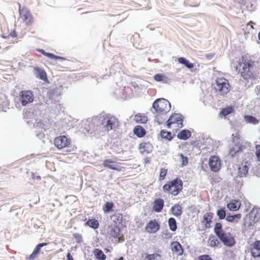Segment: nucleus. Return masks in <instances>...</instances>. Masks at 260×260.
Instances as JSON below:
<instances>
[{
  "label": "nucleus",
  "mask_w": 260,
  "mask_h": 260,
  "mask_svg": "<svg viewBox=\"0 0 260 260\" xmlns=\"http://www.w3.org/2000/svg\"><path fill=\"white\" fill-rule=\"evenodd\" d=\"M248 167L247 165H245L240 167L239 168V174L240 177H243L245 176L248 173Z\"/></svg>",
  "instance_id": "obj_37"
},
{
  "label": "nucleus",
  "mask_w": 260,
  "mask_h": 260,
  "mask_svg": "<svg viewBox=\"0 0 260 260\" xmlns=\"http://www.w3.org/2000/svg\"><path fill=\"white\" fill-rule=\"evenodd\" d=\"M167 169L164 168L160 169L159 176V180L160 181L163 180L165 179V177L167 174Z\"/></svg>",
  "instance_id": "obj_40"
},
{
  "label": "nucleus",
  "mask_w": 260,
  "mask_h": 260,
  "mask_svg": "<svg viewBox=\"0 0 260 260\" xmlns=\"http://www.w3.org/2000/svg\"><path fill=\"white\" fill-rule=\"evenodd\" d=\"M250 252L254 257H260V240L256 241L250 245Z\"/></svg>",
  "instance_id": "obj_13"
},
{
  "label": "nucleus",
  "mask_w": 260,
  "mask_h": 260,
  "mask_svg": "<svg viewBox=\"0 0 260 260\" xmlns=\"http://www.w3.org/2000/svg\"><path fill=\"white\" fill-rule=\"evenodd\" d=\"M209 165L211 170L213 172H216L221 168V160L218 156L213 155L209 158Z\"/></svg>",
  "instance_id": "obj_11"
},
{
  "label": "nucleus",
  "mask_w": 260,
  "mask_h": 260,
  "mask_svg": "<svg viewBox=\"0 0 260 260\" xmlns=\"http://www.w3.org/2000/svg\"><path fill=\"white\" fill-rule=\"evenodd\" d=\"M217 215L220 219H223L225 217L226 213L224 209H220L217 211Z\"/></svg>",
  "instance_id": "obj_42"
},
{
  "label": "nucleus",
  "mask_w": 260,
  "mask_h": 260,
  "mask_svg": "<svg viewBox=\"0 0 260 260\" xmlns=\"http://www.w3.org/2000/svg\"><path fill=\"white\" fill-rule=\"evenodd\" d=\"M213 213L211 212H207L204 215L201 223L206 229H209L211 227V223H212V219L213 218Z\"/></svg>",
  "instance_id": "obj_16"
},
{
  "label": "nucleus",
  "mask_w": 260,
  "mask_h": 260,
  "mask_svg": "<svg viewBox=\"0 0 260 260\" xmlns=\"http://www.w3.org/2000/svg\"><path fill=\"white\" fill-rule=\"evenodd\" d=\"M54 146L58 150H65L66 152H70L72 151V140L64 135L59 136L54 139Z\"/></svg>",
  "instance_id": "obj_6"
},
{
  "label": "nucleus",
  "mask_w": 260,
  "mask_h": 260,
  "mask_svg": "<svg viewBox=\"0 0 260 260\" xmlns=\"http://www.w3.org/2000/svg\"><path fill=\"white\" fill-rule=\"evenodd\" d=\"M178 62L180 64L184 65L188 69H192L194 67V64L192 63L189 62V61L184 57H179L178 59Z\"/></svg>",
  "instance_id": "obj_27"
},
{
  "label": "nucleus",
  "mask_w": 260,
  "mask_h": 260,
  "mask_svg": "<svg viewBox=\"0 0 260 260\" xmlns=\"http://www.w3.org/2000/svg\"><path fill=\"white\" fill-rule=\"evenodd\" d=\"M259 93H260V86H259Z\"/></svg>",
  "instance_id": "obj_57"
},
{
  "label": "nucleus",
  "mask_w": 260,
  "mask_h": 260,
  "mask_svg": "<svg viewBox=\"0 0 260 260\" xmlns=\"http://www.w3.org/2000/svg\"><path fill=\"white\" fill-rule=\"evenodd\" d=\"M85 224V225L89 226L93 229H97L99 227V221L94 218L89 219Z\"/></svg>",
  "instance_id": "obj_25"
},
{
  "label": "nucleus",
  "mask_w": 260,
  "mask_h": 260,
  "mask_svg": "<svg viewBox=\"0 0 260 260\" xmlns=\"http://www.w3.org/2000/svg\"><path fill=\"white\" fill-rule=\"evenodd\" d=\"M119 124L118 119L116 117L107 114L103 117L101 124L97 126L96 130L99 133H108L110 131L117 128Z\"/></svg>",
  "instance_id": "obj_3"
},
{
  "label": "nucleus",
  "mask_w": 260,
  "mask_h": 260,
  "mask_svg": "<svg viewBox=\"0 0 260 260\" xmlns=\"http://www.w3.org/2000/svg\"><path fill=\"white\" fill-rule=\"evenodd\" d=\"M241 205V202L239 200H232L227 204V208L231 211H237Z\"/></svg>",
  "instance_id": "obj_21"
},
{
  "label": "nucleus",
  "mask_w": 260,
  "mask_h": 260,
  "mask_svg": "<svg viewBox=\"0 0 260 260\" xmlns=\"http://www.w3.org/2000/svg\"><path fill=\"white\" fill-rule=\"evenodd\" d=\"M38 256V254L35 253V252H32L31 254L27 257V260H34L36 258H37Z\"/></svg>",
  "instance_id": "obj_49"
},
{
  "label": "nucleus",
  "mask_w": 260,
  "mask_h": 260,
  "mask_svg": "<svg viewBox=\"0 0 260 260\" xmlns=\"http://www.w3.org/2000/svg\"><path fill=\"white\" fill-rule=\"evenodd\" d=\"M171 247L173 252L176 253L178 256H181L183 254V249L179 242L177 241L171 242Z\"/></svg>",
  "instance_id": "obj_18"
},
{
  "label": "nucleus",
  "mask_w": 260,
  "mask_h": 260,
  "mask_svg": "<svg viewBox=\"0 0 260 260\" xmlns=\"http://www.w3.org/2000/svg\"><path fill=\"white\" fill-rule=\"evenodd\" d=\"M244 119L247 123L255 124L258 123V120L254 117L251 115H246L244 116Z\"/></svg>",
  "instance_id": "obj_35"
},
{
  "label": "nucleus",
  "mask_w": 260,
  "mask_h": 260,
  "mask_svg": "<svg viewBox=\"0 0 260 260\" xmlns=\"http://www.w3.org/2000/svg\"><path fill=\"white\" fill-rule=\"evenodd\" d=\"M258 39L260 40V31L259 32V33L258 34Z\"/></svg>",
  "instance_id": "obj_54"
},
{
  "label": "nucleus",
  "mask_w": 260,
  "mask_h": 260,
  "mask_svg": "<svg viewBox=\"0 0 260 260\" xmlns=\"http://www.w3.org/2000/svg\"><path fill=\"white\" fill-rule=\"evenodd\" d=\"M109 234L112 237L115 239L118 242L124 240L123 235L121 232L119 226L117 225H111Z\"/></svg>",
  "instance_id": "obj_10"
},
{
  "label": "nucleus",
  "mask_w": 260,
  "mask_h": 260,
  "mask_svg": "<svg viewBox=\"0 0 260 260\" xmlns=\"http://www.w3.org/2000/svg\"><path fill=\"white\" fill-rule=\"evenodd\" d=\"M253 24H255V23L252 21H250L247 24V27H250V29H253L254 28L253 27Z\"/></svg>",
  "instance_id": "obj_51"
},
{
  "label": "nucleus",
  "mask_w": 260,
  "mask_h": 260,
  "mask_svg": "<svg viewBox=\"0 0 260 260\" xmlns=\"http://www.w3.org/2000/svg\"><path fill=\"white\" fill-rule=\"evenodd\" d=\"M118 260H124L123 257L122 256L120 257Z\"/></svg>",
  "instance_id": "obj_53"
},
{
  "label": "nucleus",
  "mask_w": 260,
  "mask_h": 260,
  "mask_svg": "<svg viewBox=\"0 0 260 260\" xmlns=\"http://www.w3.org/2000/svg\"><path fill=\"white\" fill-rule=\"evenodd\" d=\"M34 95L30 90H22L19 93V101L23 106L33 102Z\"/></svg>",
  "instance_id": "obj_7"
},
{
  "label": "nucleus",
  "mask_w": 260,
  "mask_h": 260,
  "mask_svg": "<svg viewBox=\"0 0 260 260\" xmlns=\"http://www.w3.org/2000/svg\"><path fill=\"white\" fill-rule=\"evenodd\" d=\"M39 77H40V79H41L43 80L47 79L46 73H45V72L44 71L40 70L39 72Z\"/></svg>",
  "instance_id": "obj_47"
},
{
  "label": "nucleus",
  "mask_w": 260,
  "mask_h": 260,
  "mask_svg": "<svg viewBox=\"0 0 260 260\" xmlns=\"http://www.w3.org/2000/svg\"><path fill=\"white\" fill-rule=\"evenodd\" d=\"M219 242L217 238L214 236H210L208 240V244L211 247L217 246Z\"/></svg>",
  "instance_id": "obj_33"
},
{
  "label": "nucleus",
  "mask_w": 260,
  "mask_h": 260,
  "mask_svg": "<svg viewBox=\"0 0 260 260\" xmlns=\"http://www.w3.org/2000/svg\"><path fill=\"white\" fill-rule=\"evenodd\" d=\"M235 69L243 80L248 82L255 80L257 76L256 67L252 59L242 57L238 61Z\"/></svg>",
  "instance_id": "obj_1"
},
{
  "label": "nucleus",
  "mask_w": 260,
  "mask_h": 260,
  "mask_svg": "<svg viewBox=\"0 0 260 260\" xmlns=\"http://www.w3.org/2000/svg\"><path fill=\"white\" fill-rule=\"evenodd\" d=\"M233 111V108L232 107H230L227 108L222 109L220 112V114L224 116H226L232 113Z\"/></svg>",
  "instance_id": "obj_41"
},
{
  "label": "nucleus",
  "mask_w": 260,
  "mask_h": 260,
  "mask_svg": "<svg viewBox=\"0 0 260 260\" xmlns=\"http://www.w3.org/2000/svg\"><path fill=\"white\" fill-rule=\"evenodd\" d=\"M157 257H161L160 254L158 253L153 254H146L143 259V260H154L157 258Z\"/></svg>",
  "instance_id": "obj_38"
},
{
  "label": "nucleus",
  "mask_w": 260,
  "mask_h": 260,
  "mask_svg": "<svg viewBox=\"0 0 260 260\" xmlns=\"http://www.w3.org/2000/svg\"><path fill=\"white\" fill-rule=\"evenodd\" d=\"M191 136V133L189 130L184 129L181 131L177 135V137L179 139L182 140H186L189 138Z\"/></svg>",
  "instance_id": "obj_26"
},
{
  "label": "nucleus",
  "mask_w": 260,
  "mask_h": 260,
  "mask_svg": "<svg viewBox=\"0 0 260 260\" xmlns=\"http://www.w3.org/2000/svg\"><path fill=\"white\" fill-rule=\"evenodd\" d=\"M171 211L173 214L176 216H180L182 213L181 207L178 204H176L172 207Z\"/></svg>",
  "instance_id": "obj_30"
},
{
  "label": "nucleus",
  "mask_w": 260,
  "mask_h": 260,
  "mask_svg": "<svg viewBox=\"0 0 260 260\" xmlns=\"http://www.w3.org/2000/svg\"><path fill=\"white\" fill-rule=\"evenodd\" d=\"M219 238L227 246L231 247L235 244V239L230 233L222 234Z\"/></svg>",
  "instance_id": "obj_12"
},
{
  "label": "nucleus",
  "mask_w": 260,
  "mask_h": 260,
  "mask_svg": "<svg viewBox=\"0 0 260 260\" xmlns=\"http://www.w3.org/2000/svg\"><path fill=\"white\" fill-rule=\"evenodd\" d=\"M67 259L68 260H74L73 256L71 255V253H68L67 254Z\"/></svg>",
  "instance_id": "obj_52"
},
{
  "label": "nucleus",
  "mask_w": 260,
  "mask_h": 260,
  "mask_svg": "<svg viewBox=\"0 0 260 260\" xmlns=\"http://www.w3.org/2000/svg\"><path fill=\"white\" fill-rule=\"evenodd\" d=\"M47 245V243H40V244H38L35 247V249H34L33 252L37 254H39L40 252L41 248L42 247L46 246Z\"/></svg>",
  "instance_id": "obj_43"
},
{
  "label": "nucleus",
  "mask_w": 260,
  "mask_h": 260,
  "mask_svg": "<svg viewBox=\"0 0 260 260\" xmlns=\"http://www.w3.org/2000/svg\"><path fill=\"white\" fill-rule=\"evenodd\" d=\"M20 18L26 25H30L34 21V19L30 12L26 8L19 9Z\"/></svg>",
  "instance_id": "obj_8"
},
{
  "label": "nucleus",
  "mask_w": 260,
  "mask_h": 260,
  "mask_svg": "<svg viewBox=\"0 0 260 260\" xmlns=\"http://www.w3.org/2000/svg\"><path fill=\"white\" fill-rule=\"evenodd\" d=\"M168 223L170 230L172 231H175L177 228L176 220L173 217L170 218Z\"/></svg>",
  "instance_id": "obj_34"
},
{
  "label": "nucleus",
  "mask_w": 260,
  "mask_h": 260,
  "mask_svg": "<svg viewBox=\"0 0 260 260\" xmlns=\"http://www.w3.org/2000/svg\"><path fill=\"white\" fill-rule=\"evenodd\" d=\"M73 237L75 239L77 243H80L82 241V236L81 234L79 233H75L73 234Z\"/></svg>",
  "instance_id": "obj_45"
},
{
  "label": "nucleus",
  "mask_w": 260,
  "mask_h": 260,
  "mask_svg": "<svg viewBox=\"0 0 260 260\" xmlns=\"http://www.w3.org/2000/svg\"><path fill=\"white\" fill-rule=\"evenodd\" d=\"M93 253L98 260H105L106 259V255L99 249H95Z\"/></svg>",
  "instance_id": "obj_32"
},
{
  "label": "nucleus",
  "mask_w": 260,
  "mask_h": 260,
  "mask_svg": "<svg viewBox=\"0 0 260 260\" xmlns=\"http://www.w3.org/2000/svg\"><path fill=\"white\" fill-rule=\"evenodd\" d=\"M134 120L137 123L144 124L148 121V118L145 114L139 113L135 115Z\"/></svg>",
  "instance_id": "obj_22"
},
{
  "label": "nucleus",
  "mask_w": 260,
  "mask_h": 260,
  "mask_svg": "<svg viewBox=\"0 0 260 260\" xmlns=\"http://www.w3.org/2000/svg\"><path fill=\"white\" fill-rule=\"evenodd\" d=\"M165 193H168L174 196L178 195L183 189V182L179 178L168 181L162 187Z\"/></svg>",
  "instance_id": "obj_4"
},
{
  "label": "nucleus",
  "mask_w": 260,
  "mask_h": 260,
  "mask_svg": "<svg viewBox=\"0 0 260 260\" xmlns=\"http://www.w3.org/2000/svg\"><path fill=\"white\" fill-rule=\"evenodd\" d=\"M241 218V214H237L234 215H228L225 218L229 222L237 223Z\"/></svg>",
  "instance_id": "obj_31"
},
{
  "label": "nucleus",
  "mask_w": 260,
  "mask_h": 260,
  "mask_svg": "<svg viewBox=\"0 0 260 260\" xmlns=\"http://www.w3.org/2000/svg\"><path fill=\"white\" fill-rule=\"evenodd\" d=\"M213 87L215 92L220 95L226 94L231 88L229 80L224 77H217L213 84Z\"/></svg>",
  "instance_id": "obj_5"
},
{
  "label": "nucleus",
  "mask_w": 260,
  "mask_h": 260,
  "mask_svg": "<svg viewBox=\"0 0 260 260\" xmlns=\"http://www.w3.org/2000/svg\"><path fill=\"white\" fill-rule=\"evenodd\" d=\"M103 165L104 167L118 171L121 170L120 168L118 167V163L111 159H107L103 161Z\"/></svg>",
  "instance_id": "obj_14"
},
{
  "label": "nucleus",
  "mask_w": 260,
  "mask_h": 260,
  "mask_svg": "<svg viewBox=\"0 0 260 260\" xmlns=\"http://www.w3.org/2000/svg\"><path fill=\"white\" fill-rule=\"evenodd\" d=\"M114 204L112 202H107L103 206V210L105 213L109 212L112 210Z\"/></svg>",
  "instance_id": "obj_36"
},
{
  "label": "nucleus",
  "mask_w": 260,
  "mask_h": 260,
  "mask_svg": "<svg viewBox=\"0 0 260 260\" xmlns=\"http://www.w3.org/2000/svg\"><path fill=\"white\" fill-rule=\"evenodd\" d=\"M183 119L182 116L178 113H174L171 115L169 119L166 123V125L168 128H171L172 124H176L178 127H182Z\"/></svg>",
  "instance_id": "obj_9"
},
{
  "label": "nucleus",
  "mask_w": 260,
  "mask_h": 260,
  "mask_svg": "<svg viewBox=\"0 0 260 260\" xmlns=\"http://www.w3.org/2000/svg\"><path fill=\"white\" fill-rule=\"evenodd\" d=\"M38 256V254L35 253V252H32L31 254L27 257V260H34L36 258H37Z\"/></svg>",
  "instance_id": "obj_50"
},
{
  "label": "nucleus",
  "mask_w": 260,
  "mask_h": 260,
  "mask_svg": "<svg viewBox=\"0 0 260 260\" xmlns=\"http://www.w3.org/2000/svg\"><path fill=\"white\" fill-rule=\"evenodd\" d=\"M197 260H213L212 257L208 254H204L198 256Z\"/></svg>",
  "instance_id": "obj_46"
},
{
  "label": "nucleus",
  "mask_w": 260,
  "mask_h": 260,
  "mask_svg": "<svg viewBox=\"0 0 260 260\" xmlns=\"http://www.w3.org/2000/svg\"><path fill=\"white\" fill-rule=\"evenodd\" d=\"M139 149L141 153L148 154L153 150V146L149 142H142L139 144Z\"/></svg>",
  "instance_id": "obj_17"
},
{
  "label": "nucleus",
  "mask_w": 260,
  "mask_h": 260,
  "mask_svg": "<svg viewBox=\"0 0 260 260\" xmlns=\"http://www.w3.org/2000/svg\"><path fill=\"white\" fill-rule=\"evenodd\" d=\"M12 36H13V37H16V35H13Z\"/></svg>",
  "instance_id": "obj_56"
},
{
  "label": "nucleus",
  "mask_w": 260,
  "mask_h": 260,
  "mask_svg": "<svg viewBox=\"0 0 260 260\" xmlns=\"http://www.w3.org/2000/svg\"><path fill=\"white\" fill-rule=\"evenodd\" d=\"M214 232L219 238L222 234L225 232L222 230V225L221 223L218 222L215 224L214 228Z\"/></svg>",
  "instance_id": "obj_29"
},
{
  "label": "nucleus",
  "mask_w": 260,
  "mask_h": 260,
  "mask_svg": "<svg viewBox=\"0 0 260 260\" xmlns=\"http://www.w3.org/2000/svg\"><path fill=\"white\" fill-rule=\"evenodd\" d=\"M243 149V146L239 143H235L233 145L230 146L229 149V155L231 157H234L236 155L241 152Z\"/></svg>",
  "instance_id": "obj_19"
},
{
  "label": "nucleus",
  "mask_w": 260,
  "mask_h": 260,
  "mask_svg": "<svg viewBox=\"0 0 260 260\" xmlns=\"http://www.w3.org/2000/svg\"><path fill=\"white\" fill-rule=\"evenodd\" d=\"M134 133L138 137L142 138L146 135V132L142 126L137 125L134 128Z\"/></svg>",
  "instance_id": "obj_23"
},
{
  "label": "nucleus",
  "mask_w": 260,
  "mask_h": 260,
  "mask_svg": "<svg viewBox=\"0 0 260 260\" xmlns=\"http://www.w3.org/2000/svg\"><path fill=\"white\" fill-rule=\"evenodd\" d=\"M152 107L155 111L154 121L158 124L164 123L168 117L167 114L171 110L169 101L164 98L156 99L153 102Z\"/></svg>",
  "instance_id": "obj_2"
},
{
  "label": "nucleus",
  "mask_w": 260,
  "mask_h": 260,
  "mask_svg": "<svg viewBox=\"0 0 260 260\" xmlns=\"http://www.w3.org/2000/svg\"><path fill=\"white\" fill-rule=\"evenodd\" d=\"M153 210L156 212H160L164 206V201L162 199H155L153 202Z\"/></svg>",
  "instance_id": "obj_20"
},
{
  "label": "nucleus",
  "mask_w": 260,
  "mask_h": 260,
  "mask_svg": "<svg viewBox=\"0 0 260 260\" xmlns=\"http://www.w3.org/2000/svg\"><path fill=\"white\" fill-rule=\"evenodd\" d=\"M38 51L40 52V53H42L45 56H47L51 59H61V60H65L66 59V58L63 57L56 56V55H55L51 53L46 52L43 49H39V50H38Z\"/></svg>",
  "instance_id": "obj_28"
},
{
  "label": "nucleus",
  "mask_w": 260,
  "mask_h": 260,
  "mask_svg": "<svg viewBox=\"0 0 260 260\" xmlns=\"http://www.w3.org/2000/svg\"><path fill=\"white\" fill-rule=\"evenodd\" d=\"M179 156L181 159V165L182 166H186L188 164V158L186 156H184L182 154H180Z\"/></svg>",
  "instance_id": "obj_44"
},
{
  "label": "nucleus",
  "mask_w": 260,
  "mask_h": 260,
  "mask_svg": "<svg viewBox=\"0 0 260 260\" xmlns=\"http://www.w3.org/2000/svg\"><path fill=\"white\" fill-rule=\"evenodd\" d=\"M160 135L162 138H166L168 140H171L172 139L171 133L165 130L161 131Z\"/></svg>",
  "instance_id": "obj_39"
},
{
  "label": "nucleus",
  "mask_w": 260,
  "mask_h": 260,
  "mask_svg": "<svg viewBox=\"0 0 260 260\" xmlns=\"http://www.w3.org/2000/svg\"><path fill=\"white\" fill-rule=\"evenodd\" d=\"M159 229V224L155 220H150L146 225L145 230L149 233H155Z\"/></svg>",
  "instance_id": "obj_15"
},
{
  "label": "nucleus",
  "mask_w": 260,
  "mask_h": 260,
  "mask_svg": "<svg viewBox=\"0 0 260 260\" xmlns=\"http://www.w3.org/2000/svg\"><path fill=\"white\" fill-rule=\"evenodd\" d=\"M154 79L157 82H162L164 83H168L170 79L166 75L161 74H157L154 76Z\"/></svg>",
  "instance_id": "obj_24"
},
{
  "label": "nucleus",
  "mask_w": 260,
  "mask_h": 260,
  "mask_svg": "<svg viewBox=\"0 0 260 260\" xmlns=\"http://www.w3.org/2000/svg\"><path fill=\"white\" fill-rule=\"evenodd\" d=\"M112 217H117V215L116 214L115 215H113Z\"/></svg>",
  "instance_id": "obj_55"
},
{
  "label": "nucleus",
  "mask_w": 260,
  "mask_h": 260,
  "mask_svg": "<svg viewBox=\"0 0 260 260\" xmlns=\"http://www.w3.org/2000/svg\"><path fill=\"white\" fill-rule=\"evenodd\" d=\"M256 148V156L259 161H260V145H257L255 146Z\"/></svg>",
  "instance_id": "obj_48"
}]
</instances>
